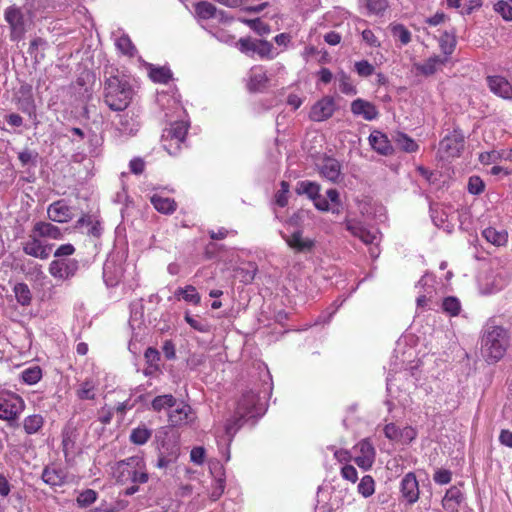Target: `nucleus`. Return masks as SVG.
Here are the masks:
<instances>
[{"instance_id":"45","label":"nucleus","mask_w":512,"mask_h":512,"mask_svg":"<svg viewBox=\"0 0 512 512\" xmlns=\"http://www.w3.org/2000/svg\"><path fill=\"white\" fill-rule=\"evenodd\" d=\"M395 142L397 146L405 152L412 153L418 150V144L405 133H397Z\"/></svg>"},{"instance_id":"28","label":"nucleus","mask_w":512,"mask_h":512,"mask_svg":"<svg viewBox=\"0 0 512 512\" xmlns=\"http://www.w3.org/2000/svg\"><path fill=\"white\" fill-rule=\"evenodd\" d=\"M178 456L179 447L176 444H173L171 448H166L165 445H162V448L159 449V456L156 467L160 469L166 468L171 463L175 462Z\"/></svg>"},{"instance_id":"50","label":"nucleus","mask_w":512,"mask_h":512,"mask_svg":"<svg viewBox=\"0 0 512 512\" xmlns=\"http://www.w3.org/2000/svg\"><path fill=\"white\" fill-rule=\"evenodd\" d=\"M337 80L339 81V88L343 94L355 95L357 90L352 84L350 77L343 71L337 74Z\"/></svg>"},{"instance_id":"4","label":"nucleus","mask_w":512,"mask_h":512,"mask_svg":"<svg viewBox=\"0 0 512 512\" xmlns=\"http://www.w3.org/2000/svg\"><path fill=\"white\" fill-rule=\"evenodd\" d=\"M133 90L127 81L117 76L109 77L104 87V102L113 111H122L131 102Z\"/></svg>"},{"instance_id":"39","label":"nucleus","mask_w":512,"mask_h":512,"mask_svg":"<svg viewBox=\"0 0 512 512\" xmlns=\"http://www.w3.org/2000/svg\"><path fill=\"white\" fill-rule=\"evenodd\" d=\"M176 404V398L172 394H164L153 399L151 407L154 411L160 412L165 409H172Z\"/></svg>"},{"instance_id":"20","label":"nucleus","mask_w":512,"mask_h":512,"mask_svg":"<svg viewBox=\"0 0 512 512\" xmlns=\"http://www.w3.org/2000/svg\"><path fill=\"white\" fill-rule=\"evenodd\" d=\"M48 218L53 222L66 223L73 218L72 208L64 200H58L49 205Z\"/></svg>"},{"instance_id":"30","label":"nucleus","mask_w":512,"mask_h":512,"mask_svg":"<svg viewBox=\"0 0 512 512\" xmlns=\"http://www.w3.org/2000/svg\"><path fill=\"white\" fill-rule=\"evenodd\" d=\"M188 132V124L184 121H177L171 124L170 128L166 129L164 134L166 137H171L175 143L185 142Z\"/></svg>"},{"instance_id":"57","label":"nucleus","mask_w":512,"mask_h":512,"mask_svg":"<svg viewBox=\"0 0 512 512\" xmlns=\"http://www.w3.org/2000/svg\"><path fill=\"white\" fill-rule=\"evenodd\" d=\"M144 358L153 370H159L160 353L157 349L149 347L144 353Z\"/></svg>"},{"instance_id":"40","label":"nucleus","mask_w":512,"mask_h":512,"mask_svg":"<svg viewBox=\"0 0 512 512\" xmlns=\"http://www.w3.org/2000/svg\"><path fill=\"white\" fill-rule=\"evenodd\" d=\"M184 319L191 328L198 332L208 333L211 330L210 323L202 317L192 316L189 312H185Z\"/></svg>"},{"instance_id":"42","label":"nucleus","mask_w":512,"mask_h":512,"mask_svg":"<svg viewBox=\"0 0 512 512\" xmlns=\"http://www.w3.org/2000/svg\"><path fill=\"white\" fill-rule=\"evenodd\" d=\"M439 46L441 51L445 55L444 57H449L455 50L456 47V37L453 33H449L445 31L439 39Z\"/></svg>"},{"instance_id":"9","label":"nucleus","mask_w":512,"mask_h":512,"mask_svg":"<svg viewBox=\"0 0 512 512\" xmlns=\"http://www.w3.org/2000/svg\"><path fill=\"white\" fill-rule=\"evenodd\" d=\"M465 138L460 130H453L439 143L438 153L441 159L459 157L464 149Z\"/></svg>"},{"instance_id":"62","label":"nucleus","mask_w":512,"mask_h":512,"mask_svg":"<svg viewBox=\"0 0 512 512\" xmlns=\"http://www.w3.org/2000/svg\"><path fill=\"white\" fill-rule=\"evenodd\" d=\"M494 9L498 12L504 20L512 21V6L506 1H498Z\"/></svg>"},{"instance_id":"17","label":"nucleus","mask_w":512,"mask_h":512,"mask_svg":"<svg viewBox=\"0 0 512 512\" xmlns=\"http://www.w3.org/2000/svg\"><path fill=\"white\" fill-rule=\"evenodd\" d=\"M281 235L286 244L297 253H309L315 246V241L304 237L302 230H296L291 235Z\"/></svg>"},{"instance_id":"53","label":"nucleus","mask_w":512,"mask_h":512,"mask_svg":"<svg viewBox=\"0 0 512 512\" xmlns=\"http://www.w3.org/2000/svg\"><path fill=\"white\" fill-rule=\"evenodd\" d=\"M77 396L82 400H92L95 398V385L92 381H85L77 389Z\"/></svg>"},{"instance_id":"55","label":"nucleus","mask_w":512,"mask_h":512,"mask_svg":"<svg viewBox=\"0 0 512 512\" xmlns=\"http://www.w3.org/2000/svg\"><path fill=\"white\" fill-rule=\"evenodd\" d=\"M392 34L403 45H407L411 41L410 31L402 24L394 25L392 27Z\"/></svg>"},{"instance_id":"41","label":"nucleus","mask_w":512,"mask_h":512,"mask_svg":"<svg viewBox=\"0 0 512 512\" xmlns=\"http://www.w3.org/2000/svg\"><path fill=\"white\" fill-rule=\"evenodd\" d=\"M149 77L153 82L165 84L171 79L172 73L167 67H156L150 64Z\"/></svg>"},{"instance_id":"44","label":"nucleus","mask_w":512,"mask_h":512,"mask_svg":"<svg viewBox=\"0 0 512 512\" xmlns=\"http://www.w3.org/2000/svg\"><path fill=\"white\" fill-rule=\"evenodd\" d=\"M152 431L145 426L134 428L130 434V441L135 445H144L151 437Z\"/></svg>"},{"instance_id":"54","label":"nucleus","mask_w":512,"mask_h":512,"mask_svg":"<svg viewBox=\"0 0 512 512\" xmlns=\"http://www.w3.org/2000/svg\"><path fill=\"white\" fill-rule=\"evenodd\" d=\"M290 185L286 181L280 183V189L275 194V204L279 207H285L288 204Z\"/></svg>"},{"instance_id":"36","label":"nucleus","mask_w":512,"mask_h":512,"mask_svg":"<svg viewBox=\"0 0 512 512\" xmlns=\"http://www.w3.org/2000/svg\"><path fill=\"white\" fill-rule=\"evenodd\" d=\"M295 191L298 195H307L309 199L313 200L320 194V185L316 182L303 180L297 183Z\"/></svg>"},{"instance_id":"6","label":"nucleus","mask_w":512,"mask_h":512,"mask_svg":"<svg viewBox=\"0 0 512 512\" xmlns=\"http://www.w3.org/2000/svg\"><path fill=\"white\" fill-rule=\"evenodd\" d=\"M25 409V402L21 396L12 392L0 393V419L10 426L17 424L21 413Z\"/></svg>"},{"instance_id":"59","label":"nucleus","mask_w":512,"mask_h":512,"mask_svg":"<svg viewBox=\"0 0 512 512\" xmlns=\"http://www.w3.org/2000/svg\"><path fill=\"white\" fill-rule=\"evenodd\" d=\"M433 283V276L430 274H425L416 284V288L419 289V293H421V289H423L424 293L431 295L433 292Z\"/></svg>"},{"instance_id":"32","label":"nucleus","mask_w":512,"mask_h":512,"mask_svg":"<svg viewBox=\"0 0 512 512\" xmlns=\"http://www.w3.org/2000/svg\"><path fill=\"white\" fill-rule=\"evenodd\" d=\"M42 480L52 487L61 486L65 482V474L55 467H45L42 472Z\"/></svg>"},{"instance_id":"26","label":"nucleus","mask_w":512,"mask_h":512,"mask_svg":"<svg viewBox=\"0 0 512 512\" xmlns=\"http://www.w3.org/2000/svg\"><path fill=\"white\" fill-rule=\"evenodd\" d=\"M319 172L322 177L331 182H337L341 174V165L338 160L326 157L319 164Z\"/></svg>"},{"instance_id":"63","label":"nucleus","mask_w":512,"mask_h":512,"mask_svg":"<svg viewBox=\"0 0 512 512\" xmlns=\"http://www.w3.org/2000/svg\"><path fill=\"white\" fill-rule=\"evenodd\" d=\"M355 70L361 77H369L374 73V66L367 60L358 61L355 63Z\"/></svg>"},{"instance_id":"23","label":"nucleus","mask_w":512,"mask_h":512,"mask_svg":"<svg viewBox=\"0 0 512 512\" xmlns=\"http://www.w3.org/2000/svg\"><path fill=\"white\" fill-rule=\"evenodd\" d=\"M351 112L356 116H362L367 121H372L378 117L376 106L364 99L357 98L351 103Z\"/></svg>"},{"instance_id":"8","label":"nucleus","mask_w":512,"mask_h":512,"mask_svg":"<svg viewBox=\"0 0 512 512\" xmlns=\"http://www.w3.org/2000/svg\"><path fill=\"white\" fill-rule=\"evenodd\" d=\"M345 228L351 233L352 236L359 238L366 245H374L370 248V255L373 258L379 256L378 243L381 235L378 230H368L361 222L355 219H346L344 222Z\"/></svg>"},{"instance_id":"27","label":"nucleus","mask_w":512,"mask_h":512,"mask_svg":"<svg viewBox=\"0 0 512 512\" xmlns=\"http://www.w3.org/2000/svg\"><path fill=\"white\" fill-rule=\"evenodd\" d=\"M32 231L40 238H48L58 240L62 238V233L59 227L49 222L39 221L35 223Z\"/></svg>"},{"instance_id":"38","label":"nucleus","mask_w":512,"mask_h":512,"mask_svg":"<svg viewBox=\"0 0 512 512\" xmlns=\"http://www.w3.org/2000/svg\"><path fill=\"white\" fill-rule=\"evenodd\" d=\"M368 15L383 16L389 7L388 0H363Z\"/></svg>"},{"instance_id":"52","label":"nucleus","mask_w":512,"mask_h":512,"mask_svg":"<svg viewBox=\"0 0 512 512\" xmlns=\"http://www.w3.org/2000/svg\"><path fill=\"white\" fill-rule=\"evenodd\" d=\"M97 496L98 494L95 490L86 489L80 492L79 495L77 496V505L81 508L87 507L96 501Z\"/></svg>"},{"instance_id":"51","label":"nucleus","mask_w":512,"mask_h":512,"mask_svg":"<svg viewBox=\"0 0 512 512\" xmlns=\"http://www.w3.org/2000/svg\"><path fill=\"white\" fill-rule=\"evenodd\" d=\"M442 309L450 316H457L461 310L460 301L453 296L446 297L442 302Z\"/></svg>"},{"instance_id":"7","label":"nucleus","mask_w":512,"mask_h":512,"mask_svg":"<svg viewBox=\"0 0 512 512\" xmlns=\"http://www.w3.org/2000/svg\"><path fill=\"white\" fill-rule=\"evenodd\" d=\"M237 48L244 54L258 55L261 59L272 60L279 52L269 41L251 37L240 38L236 43Z\"/></svg>"},{"instance_id":"19","label":"nucleus","mask_w":512,"mask_h":512,"mask_svg":"<svg viewBox=\"0 0 512 512\" xmlns=\"http://www.w3.org/2000/svg\"><path fill=\"white\" fill-rule=\"evenodd\" d=\"M269 82L266 70L262 66H254L250 69L247 78V88L250 92L263 91Z\"/></svg>"},{"instance_id":"33","label":"nucleus","mask_w":512,"mask_h":512,"mask_svg":"<svg viewBox=\"0 0 512 512\" xmlns=\"http://www.w3.org/2000/svg\"><path fill=\"white\" fill-rule=\"evenodd\" d=\"M151 203L158 212L163 214H171L177 207V204L173 199L162 197L160 195H153L151 197Z\"/></svg>"},{"instance_id":"15","label":"nucleus","mask_w":512,"mask_h":512,"mask_svg":"<svg viewBox=\"0 0 512 512\" xmlns=\"http://www.w3.org/2000/svg\"><path fill=\"white\" fill-rule=\"evenodd\" d=\"M168 417L172 426H183L192 423L196 419V414L190 405L176 400V404L169 411Z\"/></svg>"},{"instance_id":"47","label":"nucleus","mask_w":512,"mask_h":512,"mask_svg":"<svg viewBox=\"0 0 512 512\" xmlns=\"http://www.w3.org/2000/svg\"><path fill=\"white\" fill-rule=\"evenodd\" d=\"M357 491L363 497L368 498L375 492V481L370 475H365L359 482Z\"/></svg>"},{"instance_id":"11","label":"nucleus","mask_w":512,"mask_h":512,"mask_svg":"<svg viewBox=\"0 0 512 512\" xmlns=\"http://www.w3.org/2000/svg\"><path fill=\"white\" fill-rule=\"evenodd\" d=\"M52 247V244H48L41 240V238L33 231H31L28 239L22 244L23 251L26 255L39 258L41 260L49 258Z\"/></svg>"},{"instance_id":"5","label":"nucleus","mask_w":512,"mask_h":512,"mask_svg":"<svg viewBox=\"0 0 512 512\" xmlns=\"http://www.w3.org/2000/svg\"><path fill=\"white\" fill-rule=\"evenodd\" d=\"M112 473L116 481L122 484L128 482L144 484L149 479L144 462L140 457H129L117 462Z\"/></svg>"},{"instance_id":"25","label":"nucleus","mask_w":512,"mask_h":512,"mask_svg":"<svg viewBox=\"0 0 512 512\" xmlns=\"http://www.w3.org/2000/svg\"><path fill=\"white\" fill-rule=\"evenodd\" d=\"M19 93L20 96L17 98L18 109L30 118H36V105L31 87H21Z\"/></svg>"},{"instance_id":"46","label":"nucleus","mask_w":512,"mask_h":512,"mask_svg":"<svg viewBox=\"0 0 512 512\" xmlns=\"http://www.w3.org/2000/svg\"><path fill=\"white\" fill-rule=\"evenodd\" d=\"M243 23L247 24L254 32L260 36L268 35L271 32V27L260 18L256 19H240Z\"/></svg>"},{"instance_id":"49","label":"nucleus","mask_w":512,"mask_h":512,"mask_svg":"<svg viewBox=\"0 0 512 512\" xmlns=\"http://www.w3.org/2000/svg\"><path fill=\"white\" fill-rule=\"evenodd\" d=\"M14 293L17 302L21 305H28L31 302V292L29 287L24 283H18L14 286Z\"/></svg>"},{"instance_id":"10","label":"nucleus","mask_w":512,"mask_h":512,"mask_svg":"<svg viewBox=\"0 0 512 512\" xmlns=\"http://www.w3.org/2000/svg\"><path fill=\"white\" fill-rule=\"evenodd\" d=\"M79 269V262L75 259H57L49 264V273L57 280L66 281L74 277Z\"/></svg>"},{"instance_id":"31","label":"nucleus","mask_w":512,"mask_h":512,"mask_svg":"<svg viewBox=\"0 0 512 512\" xmlns=\"http://www.w3.org/2000/svg\"><path fill=\"white\" fill-rule=\"evenodd\" d=\"M447 57H441L438 55L428 58L424 63L417 64L416 69L420 73L428 76L434 74L437 69L447 62Z\"/></svg>"},{"instance_id":"48","label":"nucleus","mask_w":512,"mask_h":512,"mask_svg":"<svg viewBox=\"0 0 512 512\" xmlns=\"http://www.w3.org/2000/svg\"><path fill=\"white\" fill-rule=\"evenodd\" d=\"M42 377V370L39 366L29 367L22 371V380L29 385L36 384Z\"/></svg>"},{"instance_id":"21","label":"nucleus","mask_w":512,"mask_h":512,"mask_svg":"<svg viewBox=\"0 0 512 512\" xmlns=\"http://www.w3.org/2000/svg\"><path fill=\"white\" fill-rule=\"evenodd\" d=\"M369 144L374 151L383 156L393 153V147L386 134L379 130H374L369 135Z\"/></svg>"},{"instance_id":"61","label":"nucleus","mask_w":512,"mask_h":512,"mask_svg":"<svg viewBox=\"0 0 512 512\" xmlns=\"http://www.w3.org/2000/svg\"><path fill=\"white\" fill-rule=\"evenodd\" d=\"M182 144L183 143L176 144L171 137H166L165 134L162 135V146L172 156H175L179 153Z\"/></svg>"},{"instance_id":"37","label":"nucleus","mask_w":512,"mask_h":512,"mask_svg":"<svg viewBox=\"0 0 512 512\" xmlns=\"http://www.w3.org/2000/svg\"><path fill=\"white\" fill-rule=\"evenodd\" d=\"M48 47V42L41 38L36 37L30 42L28 53L34 58L35 62H40L44 58L43 51Z\"/></svg>"},{"instance_id":"16","label":"nucleus","mask_w":512,"mask_h":512,"mask_svg":"<svg viewBox=\"0 0 512 512\" xmlns=\"http://www.w3.org/2000/svg\"><path fill=\"white\" fill-rule=\"evenodd\" d=\"M400 494L408 505L416 503L419 499V483L413 472L407 473L400 482Z\"/></svg>"},{"instance_id":"1","label":"nucleus","mask_w":512,"mask_h":512,"mask_svg":"<svg viewBox=\"0 0 512 512\" xmlns=\"http://www.w3.org/2000/svg\"><path fill=\"white\" fill-rule=\"evenodd\" d=\"M263 413L259 396L253 391L245 392L237 403L233 417L226 421L223 434H216L218 445H229L246 420L259 417Z\"/></svg>"},{"instance_id":"2","label":"nucleus","mask_w":512,"mask_h":512,"mask_svg":"<svg viewBox=\"0 0 512 512\" xmlns=\"http://www.w3.org/2000/svg\"><path fill=\"white\" fill-rule=\"evenodd\" d=\"M510 336L508 331L496 325L487 326L481 340V354L489 364L500 361L506 354Z\"/></svg>"},{"instance_id":"3","label":"nucleus","mask_w":512,"mask_h":512,"mask_svg":"<svg viewBox=\"0 0 512 512\" xmlns=\"http://www.w3.org/2000/svg\"><path fill=\"white\" fill-rule=\"evenodd\" d=\"M35 9V0H25L22 7L11 5L6 8L4 17L10 26L11 40L18 41L24 37Z\"/></svg>"},{"instance_id":"12","label":"nucleus","mask_w":512,"mask_h":512,"mask_svg":"<svg viewBox=\"0 0 512 512\" xmlns=\"http://www.w3.org/2000/svg\"><path fill=\"white\" fill-rule=\"evenodd\" d=\"M139 129L138 116L134 113H125L119 116V121L115 125V137L122 141L135 136Z\"/></svg>"},{"instance_id":"22","label":"nucleus","mask_w":512,"mask_h":512,"mask_svg":"<svg viewBox=\"0 0 512 512\" xmlns=\"http://www.w3.org/2000/svg\"><path fill=\"white\" fill-rule=\"evenodd\" d=\"M78 437V428L71 422L67 423L62 430V449L65 457L74 453Z\"/></svg>"},{"instance_id":"34","label":"nucleus","mask_w":512,"mask_h":512,"mask_svg":"<svg viewBox=\"0 0 512 512\" xmlns=\"http://www.w3.org/2000/svg\"><path fill=\"white\" fill-rule=\"evenodd\" d=\"M196 14L202 19H223V11H218L216 7L209 2H199L195 7Z\"/></svg>"},{"instance_id":"24","label":"nucleus","mask_w":512,"mask_h":512,"mask_svg":"<svg viewBox=\"0 0 512 512\" xmlns=\"http://www.w3.org/2000/svg\"><path fill=\"white\" fill-rule=\"evenodd\" d=\"M464 501V494L460 488L457 486L450 487L443 499H442V507L447 512H458L461 503Z\"/></svg>"},{"instance_id":"64","label":"nucleus","mask_w":512,"mask_h":512,"mask_svg":"<svg viewBox=\"0 0 512 512\" xmlns=\"http://www.w3.org/2000/svg\"><path fill=\"white\" fill-rule=\"evenodd\" d=\"M37 157L38 153L29 149H25L18 154V159L22 166H27L29 164L35 165Z\"/></svg>"},{"instance_id":"18","label":"nucleus","mask_w":512,"mask_h":512,"mask_svg":"<svg viewBox=\"0 0 512 512\" xmlns=\"http://www.w3.org/2000/svg\"><path fill=\"white\" fill-rule=\"evenodd\" d=\"M490 91L505 100H512V84L503 76L495 75L486 78Z\"/></svg>"},{"instance_id":"56","label":"nucleus","mask_w":512,"mask_h":512,"mask_svg":"<svg viewBox=\"0 0 512 512\" xmlns=\"http://www.w3.org/2000/svg\"><path fill=\"white\" fill-rule=\"evenodd\" d=\"M182 299L185 302L191 303L193 305H199L201 302L200 294L197 292V289L192 285L185 286V292L183 293Z\"/></svg>"},{"instance_id":"29","label":"nucleus","mask_w":512,"mask_h":512,"mask_svg":"<svg viewBox=\"0 0 512 512\" xmlns=\"http://www.w3.org/2000/svg\"><path fill=\"white\" fill-rule=\"evenodd\" d=\"M45 424V418L41 414H31L23 419L22 426L27 435L39 433Z\"/></svg>"},{"instance_id":"60","label":"nucleus","mask_w":512,"mask_h":512,"mask_svg":"<svg viewBox=\"0 0 512 512\" xmlns=\"http://www.w3.org/2000/svg\"><path fill=\"white\" fill-rule=\"evenodd\" d=\"M485 185L479 176H471L468 181V191L471 194L479 195L484 191Z\"/></svg>"},{"instance_id":"14","label":"nucleus","mask_w":512,"mask_h":512,"mask_svg":"<svg viewBox=\"0 0 512 512\" xmlns=\"http://www.w3.org/2000/svg\"><path fill=\"white\" fill-rule=\"evenodd\" d=\"M356 456L354 462L363 470H369L375 461V448L368 439L361 440L354 447Z\"/></svg>"},{"instance_id":"43","label":"nucleus","mask_w":512,"mask_h":512,"mask_svg":"<svg viewBox=\"0 0 512 512\" xmlns=\"http://www.w3.org/2000/svg\"><path fill=\"white\" fill-rule=\"evenodd\" d=\"M115 45L117 49L124 55H127L129 57H134L136 55V47L132 43L129 36L126 34H123L120 37H118L115 41Z\"/></svg>"},{"instance_id":"35","label":"nucleus","mask_w":512,"mask_h":512,"mask_svg":"<svg viewBox=\"0 0 512 512\" xmlns=\"http://www.w3.org/2000/svg\"><path fill=\"white\" fill-rule=\"evenodd\" d=\"M482 236L491 244L496 246H503L508 241V234L505 230H496L493 227H488L483 230Z\"/></svg>"},{"instance_id":"58","label":"nucleus","mask_w":512,"mask_h":512,"mask_svg":"<svg viewBox=\"0 0 512 512\" xmlns=\"http://www.w3.org/2000/svg\"><path fill=\"white\" fill-rule=\"evenodd\" d=\"M84 224L89 226L88 234L99 237L101 234V228L99 222H93L90 217H82L77 221V226L81 227Z\"/></svg>"},{"instance_id":"13","label":"nucleus","mask_w":512,"mask_h":512,"mask_svg":"<svg viewBox=\"0 0 512 512\" xmlns=\"http://www.w3.org/2000/svg\"><path fill=\"white\" fill-rule=\"evenodd\" d=\"M336 111V102L332 96H324L310 109L309 118L315 122H322L331 118Z\"/></svg>"}]
</instances>
